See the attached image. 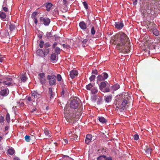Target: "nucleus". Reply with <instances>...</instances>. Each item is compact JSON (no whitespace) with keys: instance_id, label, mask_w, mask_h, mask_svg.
Masks as SVG:
<instances>
[{"instance_id":"1","label":"nucleus","mask_w":160,"mask_h":160,"mask_svg":"<svg viewBox=\"0 0 160 160\" xmlns=\"http://www.w3.org/2000/svg\"><path fill=\"white\" fill-rule=\"evenodd\" d=\"M130 41L127 35L123 32H120L115 36L113 43L121 52L128 53L131 49Z\"/></svg>"},{"instance_id":"2","label":"nucleus","mask_w":160,"mask_h":160,"mask_svg":"<svg viewBox=\"0 0 160 160\" xmlns=\"http://www.w3.org/2000/svg\"><path fill=\"white\" fill-rule=\"evenodd\" d=\"M74 110L72 111L66 108L64 111V117L68 122L75 123L78 120Z\"/></svg>"},{"instance_id":"3","label":"nucleus","mask_w":160,"mask_h":160,"mask_svg":"<svg viewBox=\"0 0 160 160\" xmlns=\"http://www.w3.org/2000/svg\"><path fill=\"white\" fill-rule=\"evenodd\" d=\"M142 2L141 7L144 8L148 14H153V13L152 8L153 3L150 0H144Z\"/></svg>"},{"instance_id":"4","label":"nucleus","mask_w":160,"mask_h":160,"mask_svg":"<svg viewBox=\"0 0 160 160\" xmlns=\"http://www.w3.org/2000/svg\"><path fill=\"white\" fill-rule=\"evenodd\" d=\"M80 102V100L79 98L76 97L74 98L71 101L70 105V108L74 109H77Z\"/></svg>"},{"instance_id":"5","label":"nucleus","mask_w":160,"mask_h":160,"mask_svg":"<svg viewBox=\"0 0 160 160\" xmlns=\"http://www.w3.org/2000/svg\"><path fill=\"white\" fill-rule=\"evenodd\" d=\"M107 84H108V82L106 81L102 82L100 83L99 87L101 91L104 92H110V90L109 88L107 87L104 88L107 86Z\"/></svg>"},{"instance_id":"6","label":"nucleus","mask_w":160,"mask_h":160,"mask_svg":"<svg viewBox=\"0 0 160 160\" xmlns=\"http://www.w3.org/2000/svg\"><path fill=\"white\" fill-rule=\"evenodd\" d=\"M56 77L54 75H48L47 77V79L49 81V85L52 86L56 84Z\"/></svg>"},{"instance_id":"7","label":"nucleus","mask_w":160,"mask_h":160,"mask_svg":"<svg viewBox=\"0 0 160 160\" xmlns=\"http://www.w3.org/2000/svg\"><path fill=\"white\" fill-rule=\"evenodd\" d=\"M40 20L41 23L45 26H48L50 22V19L46 17H41L40 18Z\"/></svg>"},{"instance_id":"8","label":"nucleus","mask_w":160,"mask_h":160,"mask_svg":"<svg viewBox=\"0 0 160 160\" xmlns=\"http://www.w3.org/2000/svg\"><path fill=\"white\" fill-rule=\"evenodd\" d=\"M108 77V74L106 72H103L101 75H99L97 77V82L104 81Z\"/></svg>"},{"instance_id":"9","label":"nucleus","mask_w":160,"mask_h":160,"mask_svg":"<svg viewBox=\"0 0 160 160\" xmlns=\"http://www.w3.org/2000/svg\"><path fill=\"white\" fill-rule=\"evenodd\" d=\"M38 78L40 83L42 84H45L47 81L45 74L44 73H40L38 74Z\"/></svg>"},{"instance_id":"10","label":"nucleus","mask_w":160,"mask_h":160,"mask_svg":"<svg viewBox=\"0 0 160 160\" xmlns=\"http://www.w3.org/2000/svg\"><path fill=\"white\" fill-rule=\"evenodd\" d=\"M2 83L3 85H6L8 86H10L12 84V79L11 78L7 79L6 80L2 82H0V84Z\"/></svg>"},{"instance_id":"11","label":"nucleus","mask_w":160,"mask_h":160,"mask_svg":"<svg viewBox=\"0 0 160 160\" xmlns=\"http://www.w3.org/2000/svg\"><path fill=\"white\" fill-rule=\"evenodd\" d=\"M156 28V24L153 22H150L147 25V28L150 32H151L152 29Z\"/></svg>"},{"instance_id":"12","label":"nucleus","mask_w":160,"mask_h":160,"mask_svg":"<svg viewBox=\"0 0 160 160\" xmlns=\"http://www.w3.org/2000/svg\"><path fill=\"white\" fill-rule=\"evenodd\" d=\"M78 72L76 70H72L70 72V76L72 78H73L78 76Z\"/></svg>"},{"instance_id":"13","label":"nucleus","mask_w":160,"mask_h":160,"mask_svg":"<svg viewBox=\"0 0 160 160\" xmlns=\"http://www.w3.org/2000/svg\"><path fill=\"white\" fill-rule=\"evenodd\" d=\"M32 98L33 97V98H36L38 97H41V94L39 93L37 90L33 91L32 92Z\"/></svg>"},{"instance_id":"14","label":"nucleus","mask_w":160,"mask_h":160,"mask_svg":"<svg viewBox=\"0 0 160 160\" xmlns=\"http://www.w3.org/2000/svg\"><path fill=\"white\" fill-rule=\"evenodd\" d=\"M68 93V91L67 89L64 87L63 88L62 91L61 93V96L62 98H64L65 97V95H67Z\"/></svg>"},{"instance_id":"15","label":"nucleus","mask_w":160,"mask_h":160,"mask_svg":"<svg viewBox=\"0 0 160 160\" xmlns=\"http://www.w3.org/2000/svg\"><path fill=\"white\" fill-rule=\"evenodd\" d=\"M115 26V28L118 29H121L124 26V24L122 22H116Z\"/></svg>"},{"instance_id":"16","label":"nucleus","mask_w":160,"mask_h":160,"mask_svg":"<svg viewBox=\"0 0 160 160\" xmlns=\"http://www.w3.org/2000/svg\"><path fill=\"white\" fill-rule=\"evenodd\" d=\"M9 93V90L7 88L4 89L2 90L0 92V94L1 95L5 96H6Z\"/></svg>"},{"instance_id":"17","label":"nucleus","mask_w":160,"mask_h":160,"mask_svg":"<svg viewBox=\"0 0 160 160\" xmlns=\"http://www.w3.org/2000/svg\"><path fill=\"white\" fill-rule=\"evenodd\" d=\"M7 152L8 154L12 155L14 154L15 151L12 148L10 147L9 149L7 150Z\"/></svg>"},{"instance_id":"18","label":"nucleus","mask_w":160,"mask_h":160,"mask_svg":"<svg viewBox=\"0 0 160 160\" xmlns=\"http://www.w3.org/2000/svg\"><path fill=\"white\" fill-rule=\"evenodd\" d=\"M79 26L80 28L83 30L86 29L87 28L86 24L83 21L80 22Z\"/></svg>"},{"instance_id":"19","label":"nucleus","mask_w":160,"mask_h":160,"mask_svg":"<svg viewBox=\"0 0 160 160\" xmlns=\"http://www.w3.org/2000/svg\"><path fill=\"white\" fill-rule=\"evenodd\" d=\"M120 88V86L118 84H115L111 87V90L114 91H116Z\"/></svg>"},{"instance_id":"20","label":"nucleus","mask_w":160,"mask_h":160,"mask_svg":"<svg viewBox=\"0 0 160 160\" xmlns=\"http://www.w3.org/2000/svg\"><path fill=\"white\" fill-rule=\"evenodd\" d=\"M98 91V89L96 87H93L91 89V93L92 94H96L97 93Z\"/></svg>"},{"instance_id":"21","label":"nucleus","mask_w":160,"mask_h":160,"mask_svg":"<svg viewBox=\"0 0 160 160\" xmlns=\"http://www.w3.org/2000/svg\"><path fill=\"white\" fill-rule=\"evenodd\" d=\"M98 119L99 122L102 123H106L107 122V120L102 117H98Z\"/></svg>"},{"instance_id":"22","label":"nucleus","mask_w":160,"mask_h":160,"mask_svg":"<svg viewBox=\"0 0 160 160\" xmlns=\"http://www.w3.org/2000/svg\"><path fill=\"white\" fill-rule=\"evenodd\" d=\"M49 93L50 94V97L51 98H53L54 96V93L52 91V88H49Z\"/></svg>"},{"instance_id":"23","label":"nucleus","mask_w":160,"mask_h":160,"mask_svg":"<svg viewBox=\"0 0 160 160\" xmlns=\"http://www.w3.org/2000/svg\"><path fill=\"white\" fill-rule=\"evenodd\" d=\"M26 73H23L22 74L20 77L21 80L23 82H25L27 79V78L26 76Z\"/></svg>"},{"instance_id":"24","label":"nucleus","mask_w":160,"mask_h":160,"mask_svg":"<svg viewBox=\"0 0 160 160\" xmlns=\"http://www.w3.org/2000/svg\"><path fill=\"white\" fill-rule=\"evenodd\" d=\"M152 150L151 148L148 147V146H147L144 149L146 153L148 155H149L151 154Z\"/></svg>"},{"instance_id":"25","label":"nucleus","mask_w":160,"mask_h":160,"mask_svg":"<svg viewBox=\"0 0 160 160\" xmlns=\"http://www.w3.org/2000/svg\"><path fill=\"white\" fill-rule=\"evenodd\" d=\"M44 132L45 135L47 137H50L51 135V132L47 128H45L44 130Z\"/></svg>"},{"instance_id":"26","label":"nucleus","mask_w":160,"mask_h":160,"mask_svg":"<svg viewBox=\"0 0 160 160\" xmlns=\"http://www.w3.org/2000/svg\"><path fill=\"white\" fill-rule=\"evenodd\" d=\"M105 98H106L105 99V101L106 102H109L111 101L112 99V95H109L108 96H105Z\"/></svg>"},{"instance_id":"27","label":"nucleus","mask_w":160,"mask_h":160,"mask_svg":"<svg viewBox=\"0 0 160 160\" xmlns=\"http://www.w3.org/2000/svg\"><path fill=\"white\" fill-rule=\"evenodd\" d=\"M9 28L11 32V33L12 32L15 30L16 29V27L14 24H10L9 25Z\"/></svg>"},{"instance_id":"28","label":"nucleus","mask_w":160,"mask_h":160,"mask_svg":"<svg viewBox=\"0 0 160 160\" xmlns=\"http://www.w3.org/2000/svg\"><path fill=\"white\" fill-rule=\"evenodd\" d=\"M36 54L39 56H42L44 54L43 51L42 49H38L36 51Z\"/></svg>"},{"instance_id":"29","label":"nucleus","mask_w":160,"mask_h":160,"mask_svg":"<svg viewBox=\"0 0 160 160\" xmlns=\"http://www.w3.org/2000/svg\"><path fill=\"white\" fill-rule=\"evenodd\" d=\"M151 32H152L153 34L156 36H158L159 35V32L156 29V28L154 29H152V30Z\"/></svg>"},{"instance_id":"30","label":"nucleus","mask_w":160,"mask_h":160,"mask_svg":"<svg viewBox=\"0 0 160 160\" xmlns=\"http://www.w3.org/2000/svg\"><path fill=\"white\" fill-rule=\"evenodd\" d=\"M0 18L2 20L5 19L6 18V15L3 12H0Z\"/></svg>"},{"instance_id":"31","label":"nucleus","mask_w":160,"mask_h":160,"mask_svg":"<svg viewBox=\"0 0 160 160\" xmlns=\"http://www.w3.org/2000/svg\"><path fill=\"white\" fill-rule=\"evenodd\" d=\"M52 6V4L51 3H48L46 6L47 11H49L50 10V9Z\"/></svg>"},{"instance_id":"32","label":"nucleus","mask_w":160,"mask_h":160,"mask_svg":"<svg viewBox=\"0 0 160 160\" xmlns=\"http://www.w3.org/2000/svg\"><path fill=\"white\" fill-rule=\"evenodd\" d=\"M128 102L126 100L124 99L122 102V105L121 106V108L123 109V108H124L127 104Z\"/></svg>"},{"instance_id":"33","label":"nucleus","mask_w":160,"mask_h":160,"mask_svg":"<svg viewBox=\"0 0 160 160\" xmlns=\"http://www.w3.org/2000/svg\"><path fill=\"white\" fill-rule=\"evenodd\" d=\"M92 87L93 85L91 83H89L86 86V89L88 90H91V88Z\"/></svg>"},{"instance_id":"34","label":"nucleus","mask_w":160,"mask_h":160,"mask_svg":"<svg viewBox=\"0 0 160 160\" xmlns=\"http://www.w3.org/2000/svg\"><path fill=\"white\" fill-rule=\"evenodd\" d=\"M36 13H33L32 15V17L34 18V23L35 24H37L38 23V20L36 18Z\"/></svg>"},{"instance_id":"35","label":"nucleus","mask_w":160,"mask_h":160,"mask_svg":"<svg viewBox=\"0 0 160 160\" xmlns=\"http://www.w3.org/2000/svg\"><path fill=\"white\" fill-rule=\"evenodd\" d=\"M70 138L73 140H75L76 139L77 140L79 139V138H78L77 135L75 134H73V136H71V137Z\"/></svg>"},{"instance_id":"36","label":"nucleus","mask_w":160,"mask_h":160,"mask_svg":"<svg viewBox=\"0 0 160 160\" xmlns=\"http://www.w3.org/2000/svg\"><path fill=\"white\" fill-rule=\"evenodd\" d=\"M92 138V135L90 134H87L86 137V140H91Z\"/></svg>"},{"instance_id":"37","label":"nucleus","mask_w":160,"mask_h":160,"mask_svg":"<svg viewBox=\"0 0 160 160\" xmlns=\"http://www.w3.org/2000/svg\"><path fill=\"white\" fill-rule=\"evenodd\" d=\"M54 51L55 52L58 54H59L60 53L61 49L58 47H57L55 48Z\"/></svg>"},{"instance_id":"38","label":"nucleus","mask_w":160,"mask_h":160,"mask_svg":"<svg viewBox=\"0 0 160 160\" xmlns=\"http://www.w3.org/2000/svg\"><path fill=\"white\" fill-rule=\"evenodd\" d=\"M56 55L55 53H53L51 56V59L52 60L54 61L56 60Z\"/></svg>"},{"instance_id":"39","label":"nucleus","mask_w":160,"mask_h":160,"mask_svg":"<svg viewBox=\"0 0 160 160\" xmlns=\"http://www.w3.org/2000/svg\"><path fill=\"white\" fill-rule=\"evenodd\" d=\"M49 52V49L48 48L44 50V55H47Z\"/></svg>"},{"instance_id":"40","label":"nucleus","mask_w":160,"mask_h":160,"mask_svg":"<svg viewBox=\"0 0 160 160\" xmlns=\"http://www.w3.org/2000/svg\"><path fill=\"white\" fill-rule=\"evenodd\" d=\"M87 41L88 39H85L82 41V43L83 47H85V46L86 44Z\"/></svg>"},{"instance_id":"41","label":"nucleus","mask_w":160,"mask_h":160,"mask_svg":"<svg viewBox=\"0 0 160 160\" xmlns=\"http://www.w3.org/2000/svg\"><path fill=\"white\" fill-rule=\"evenodd\" d=\"M95 78V75H92V76L89 78V79L90 81L92 82L94 81Z\"/></svg>"},{"instance_id":"42","label":"nucleus","mask_w":160,"mask_h":160,"mask_svg":"<svg viewBox=\"0 0 160 160\" xmlns=\"http://www.w3.org/2000/svg\"><path fill=\"white\" fill-rule=\"evenodd\" d=\"M83 5L85 8L87 10L88 9V3H87L86 2H84L83 3Z\"/></svg>"},{"instance_id":"43","label":"nucleus","mask_w":160,"mask_h":160,"mask_svg":"<svg viewBox=\"0 0 160 160\" xmlns=\"http://www.w3.org/2000/svg\"><path fill=\"white\" fill-rule=\"evenodd\" d=\"M6 119L7 122H9L10 121V118L9 114L8 113L6 116Z\"/></svg>"},{"instance_id":"44","label":"nucleus","mask_w":160,"mask_h":160,"mask_svg":"<svg viewBox=\"0 0 160 160\" xmlns=\"http://www.w3.org/2000/svg\"><path fill=\"white\" fill-rule=\"evenodd\" d=\"M103 158L106 160H112V158L110 157H107L106 156H103Z\"/></svg>"},{"instance_id":"45","label":"nucleus","mask_w":160,"mask_h":160,"mask_svg":"<svg viewBox=\"0 0 160 160\" xmlns=\"http://www.w3.org/2000/svg\"><path fill=\"white\" fill-rule=\"evenodd\" d=\"M57 77V80H58V81H60L61 80L62 78L61 75L60 74H58Z\"/></svg>"},{"instance_id":"46","label":"nucleus","mask_w":160,"mask_h":160,"mask_svg":"<svg viewBox=\"0 0 160 160\" xmlns=\"http://www.w3.org/2000/svg\"><path fill=\"white\" fill-rule=\"evenodd\" d=\"M91 33L93 35L95 34V31L93 27H92L91 29Z\"/></svg>"},{"instance_id":"47","label":"nucleus","mask_w":160,"mask_h":160,"mask_svg":"<svg viewBox=\"0 0 160 160\" xmlns=\"http://www.w3.org/2000/svg\"><path fill=\"white\" fill-rule=\"evenodd\" d=\"M133 138L134 140H138L139 139V136L137 134H135L133 136Z\"/></svg>"},{"instance_id":"48","label":"nucleus","mask_w":160,"mask_h":160,"mask_svg":"<svg viewBox=\"0 0 160 160\" xmlns=\"http://www.w3.org/2000/svg\"><path fill=\"white\" fill-rule=\"evenodd\" d=\"M44 44V42L43 41H41L39 43V47L40 48H42L43 47V45Z\"/></svg>"},{"instance_id":"49","label":"nucleus","mask_w":160,"mask_h":160,"mask_svg":"<svg viewBox=\"0 0 160 160\" xmlns=\"http://www.w3.org/2000/svg\"><path fill=\"white\" fill-rule=\"evenodd\" d=\"M4 121V118L2 116H0V123H2Z\"/></svg>"},{"instance_id":"50","label":"nucleus","mask_w":160,"mask_h":160,"mask_svg":"<svg viewBox=\"0 0 160 160\" xmlns=\"http://www.w3.org/2000/svg\"><path fill=\"white\" fill-rule=\"evenodd\" d=\"M62 46L64 48H70V46L68 44H63Z\"/></svg>"},{"instance_id":"51","label":"nucleus","mask_w":160,"mask_h":160,"mask_svg":"<svg viewBox=\"0 0 160 160\" xmlns=\"http://www.w3.org/2000/svg\"><path fill=\"white\" fill-rule=\"evenodd\" d=\"M46 48L49 47L51 45L48 42L44 44Z\"/></svg>"},{"instance_id":"52","label":"nucleus","mask_w":160,"mask_h":160,"mask_svg":"<svg viewBox=\"0 0 160 160\" xmlns=\"http://www.w3.org/2000/svg\"><path fill=\"white\" fill-rule=\"evenodd\" d=\"M92 74H98V71L96 69H95L92 71Z\"/></svg>"},{"instance_id":"53","label":"nucleus","mask_w":160,"mask_h":160,"mask_svg":"<svg viewBox=\"0 0 160 160\" xmlns=\"http://www.w3.org/2000/svg\"><path fill=\"white\" fill-rule=\"evenodd\" d=\"M30 136L29 135H26L25 137V140H29L30 139Z\"/></svg>"},{"instance_id":"54","label":"nucleus","mask_w":160,"mask_h":160,"mask_svg":"<svg viewBox=\"0 0 160 160\" xmlns=\"http://www.w3.org/2000/svg\"><path fill=\"white\" fill-rule=\"evenodd\" d=\"M2 9L5 12H7L8 11V8L5 7H2Z\"/></svg>"},{"instance_id":"55","label":"nucleus","mask_w":160,"mask_h":160,"mask_svg":"<svg viewBox=\"0 0 160 160\" xmlns=\"http://www.w3.org/2000/svg\"><path fill=\"white\" fill-rule=\"evenodd\" d=\"M58 44V43L57 42H55L53 44L52 46V48L53 49L54 48H55V47L57 46V45Z\"/></svg>"},{"instance_id":"56","label":"nucleus","mask_w":160,"mask_h":160,"mask_svg":"<svg viewBox=\"0 0 160 160\" xmlns=\"http://www.w3.org/2000/svg\"><path fill=\"white\" fill-rule=\"evenodd\" d=\"M103 156H104V155H102L98 157L97 158V160H101L102 159V158H103Z\"/></svg>"},{"instance_id":"57","label":"nucleus","mask_w":160,"mask_h":160,"mask_svg":"<svg viewBox=\"0 0 160 160\" xmlns=\"http://www.w3.org/2000/svg\"><path fill=\"white\" fill-rule=\"evenodd\" d=\"M133 4L134 5H136L138 3V0H132Z\"/></svg>"},{"instance_id":"58","label":"nucleus","mask_w":160,"mask_h":160,"mask_svg":"<svg viewBox=\"0 0 160 160\" xmlns=\"http://www.w3.org/2000/svg\"><path fill=\"white\" fill-rule=\"evenodd\" d=\"M32 97L31 98L30 97H29L27 98L29 102L32 101H33V100L32 99Z\"/></svg>"},{"instance_id":"59","label":"nucleus","mask_w":160,"mask_h":160,"mask_svg":"<svg viewBox=\"0 0 160 160\" xmlns=\"http://www.w3.org/2000/svg\"><path fill=\"white\" fill-rule=\"evenodd\" d=\"M5 58L4 57H1L0 58V62H2V61L5 60V59H4Z\"/></svg>"},{"instance_id":"60","label":"nucleus","mask_w":160,"mask_h":160,"mask_svg":"<svg viewBox=\"0 0 160 160\" xmlns=\"http://www.w3.org/2000/svg\"><path fill=\"white\" fill-rule=\"evenodd\" d=\"M30 139H36L35 136H34L33 135H32L30 136Z\"/></svg>"},{"instance_id":"61","label":"nucleus","mask_w":160,"mask_h":160,"mask_svg":"<svg viewBox=\"0 0 160 160\" xmlns=\"http://www.w3.org/2000/svg\"><path fill=\"white\" fill-rule=\"evenodd\" d=\"M13 160H20V159L18 157H15L13 158Z\"/></svg>"},{"instance_id":"62","label":"nucleus","mask_w":160,"mask_h":160,"mask_svg":"<svg viewBox=\"0 0 160 160\" xmlns=\"http://www.w3.org/2000/svg\"><path fill=\"white\" fill-rule=\"evenodd\" d=\"M73 134H72V132H68L69 136L70 138L71 137V136H73Z\"/></svg>"},{"instance_id":"63","label":"nucleus","mask_w":160,"mask_h":160,"mask_svg":"<svg viewBox=\"0 0 160 160\" xmlns=\"http://www.w3.org/2000/svg\"><path fill=\"white\" fill-rule=\"evenodd\" d=\"M2 135H1H1L0 136V140L1 139H3V137L4 136V134H2Z\"/></svg>"},{"instance_id":"64","label":"nucleus","mask_w":160,"mask_h":160,"mask_svg":"<svg viewBox=\"0 0 160 160\" xmlns=\"http://www.w3.org/2000/svg\"><path fill=\"white\" fill-rule=\"evenodd\" d=\"M37 110V109L36 108H33V109H32V110L31 112H34L36 111V110Z\"/></svg>"}]
</instances>
